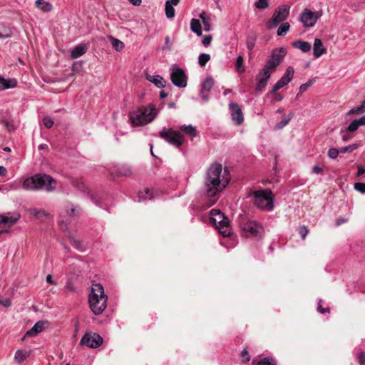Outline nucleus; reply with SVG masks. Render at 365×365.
I'll return each instance as SVG.
<instances>
[{"instance_id":"nucleus-44","label":"nucleus","mask_w":365,"mask_h":365,"mask_svg":"<svg viewBox=\"0 0 365 365\" xmlns=\"http://www.w3.org/2000/svg\"><path fill=\"white\" fill-rule=\"evenodd\" d=\"M255 6L257 9H264L269 6L267 0H258L255 3Z\"/></svg>"},{"instance_id":"nucleus-42","label":"nucleus","mask_w":365,"mask_h":365,"mask_svg":"<svg viewBox=\"0 0 365 365\" xmlns=\"http://www.w3.org/2000/svg\"><path fill=\"white\" fill-rule=\"evenodd\" d=\"M294 73V68L291 66H289L287 68V70H286L284 74L282 76V77L288 79L289 82H290L293 78Z\"/></svg>"},{"instance_id":"nucleus-24","label":"nucleus","mask_w":365,"mask_h":365,"mask_svg":"<svg viewBox=\"0 0 365 365\" xmlns=\"http://www.w3.org/2000/svg\"><path fill=\"white\" fill-rule=\"evenodd\" d=\"M292 46L295 48L300 49L302 51L307 53L311 50V44L309 42L302 40H297L292 43Z\"/></svg>"},{"instance_id":"nucleus-27","label":"nucleus","mask_w":365,"mask_h":365,"mask_svg":"<svg viewBox=\"0 0 365 365\" xmlns=\"http://www.w3.org/2000/svg\"><path fill=\"white\" fill-rule=\"evenodd\" d=\"M190 29L197 36L202 35V26L198 19H192L190 21Z\"/></svg>"},{"instance_id":"nucleus-51","label":"nucleus","mask_w":365,"mask_h":365,"mask_svg":"<svg viewBox=\"0 0 365 365\" xmlns=\"http://www.w3.org/2000/svg\"><path fill=\"white\" fill-rule=\"evenodd\" d=\"M43 123L45 127L47 128H51L54 124L53 120L49 117H44L43 118Z\"/></svg>"},{"instance_id":"nucleus-30","label":"nucleus","mask_w":365,"mask_h":365,"mask_svg":"<svg viewBox=\"0 0 365 365\" xmlns=\"http://www.w3.org/2000/svg\"><path fill=\"white\" fill-rule=\"evenodd\" d=\"M256 41L257 36L255 34H250L247 37L246 46L250 51H251L255 48Z\"/></svg>"},{"instance_id":"nucleus-64","label":"nucleus","mask_w":365,"mask_h":365,"mask_svg":"<svg viewBox=\"0 0 365 365\" xmlns=\"http://www.w3.org/2000/svg\"><path fill=\"white\" fill-rule=\"evenodd\" d=\"M347 222V220H346V219H344V218H339V219H337V220H336V225L337 226H339V225H341V224L345 223V222Z\"/></svg>"},{"instance_id":"nucleus-18","label":"nucleus","mask_w":365,"mask_h":365,"mask_svg":"<svg viewBox=\"0 0 365 365\" xmlns=\"http://www.w3.org/2000/svg\"><path fill=\"white\" fill-rule=\"evenodd\" d=\"M326 48L324 47L322 41L319 38H315L314 42L313 55L315 58H319L326 53Z\"/></svg>"},{"instance_id":"nucleus-29","label":"nucleus","mask_w":365,"mask_h":365,"mask_svg":"<svg viewBox=\"0 0 365 365\" xmlns=\"http://www.w3.org/2000/svg\"><path fill=\"white\" fill-rule=\"evenodd\" d=\"M29 356V352L27 351H23V350H17L14 359L18 363L20 364L22 361H24L26 358H28Z\"/></svg>"},{"instance_id":"nucleus-26","label":"nucleus","mask_w":365,"mask_h":365,"mask_svg":"<svg viewBox=\"0 0 365 365\" xmlns=\"http://www.w3.org/2000/svg\"><path fill=\"white\" fill-rule=\"evenodd\" d=\"M66 207L68 215L71 217L78 216L81 214V209L78 205H74L72 203H68Z\"/></svg>"},{"instance_id":"nucleus-1","label":"nucleus","mask_w":365,"mask_h":365,"mask_svg":"<svg viewBox=\"0 0 365 365\" xmlns=\"http://www.w3.org/2000/svg\"><path fill=\"white\" fill-rule=\"evenodd\" d=\"M220 164H212L208 169L204 182V194L207 197H214L229 183L230 178L227 169L223 173Z\"/></svg>"},{"instance_id":"nucleus-31","label":"nucleus","mask_w":365,"mask_h":365,"mask_svg":"<svg viewBox=\"0 0 365 365\" xmlns=\"http://www.w3.org/2000/svg\"><path fill=\"white\" fill-rule=\"evenodd\" d=\"M180 129L184 131L185 133L190 135L191 137H195L197 135V130L195 127L191 125H182Z\"/></svg>"},{"instance_id":"nucleus-2","label":"nucleus","mask_w":365,"mask_h":365,"mask_svg":"<svg viewBox=\"0 0 365 365\" xmlns=\"http://www.w3.org/2000/svg\"><path fill=\"white\" fill-rule=\"evenodd\" d=\"M57 182L46 174H36L27 178L23 182V188L26 190H38L44 188L46 192H53L56 188Z\"/></svg>"},{"instance_id":"nucleus-6","label":"nucleus","mask_w":365,"mask_h":365,"mask_svg":"<svg viewBox=\"0 0 365 365\" xmlns=\"http://www.w3.org/2000/svg\"><path fill=\"white\" fill-rule=\"evenodd\" d=\"M239 225L242 235L246 237H261L263 232V227L255 220L249 219L245 215H240L238 218Z\"/></svg>"},{"instance_id":"nucleus-9","label":"nucleus","mask_w":365,"mask_h":365,"mask_svg":"<svg viewBox=\"0 0 365 365\" xmlns=\"http://www.w3.org/2000/svg\"><path fill=\"white\" fill-rule=\"evenodd\" d=\"M286 53V49L284 48L274 50L271 57L267 61L264 66L272 72H274L283 61Z\"/></svg>"},{"instance_id":"nucleus-57","label":"nucleus","mask_w":365,"mask_h":365,"mask_svg":"<svg viewBox=\"0 0 365 365\" xmlns=\"http://www.w3.org/2000/svg\"><path fill=\"white\" fill-rule=\"evenodd\" d=\"M273 95V100L277 102L282 101L283 99V96L277 93V91L275 93H272Z\"/></svg>"},{"instance_id":"nucleus-62","label":"nucleus","mask_w":365,"mask_h":365,"mask_svg":"<svg viewBox=\"0 0 365 365\" xmlns=\"http://www.w3.org/2000/svg\"><path fill=\"white\" fill-rule=\"evenodd\" d=\"M356 120L358 121L359 126L365 125V115L356 119Z\"/></svg>"},{"instance_id":"nucleus-50","label":"nucleus","mask_w":365,"mask_h":365,"mask_svg":"<svg viewBox=\"0 0 365 365\" xmlns=\"http://www.w3.org/2000/svg\"><path fill=\"white\" fill-rule=\"evenodd\" d=\"M339 154V149H336L335 148H330L328 151V156L331 159L336 158Z\"/></svg>"},{"instance_id":"nucleus-47","label":"nucleus","mask_w":365,"mask_h":365,"mask_svg":"<svg viewBox=\"0 0 365 365\" xmlns=\"http://www.w3.org/2000/svg\"><path fill=\"white\" fill-rule=\"evenodd\" d=\"M240 358L243 363L248 362L250 360V356L248 353V351L247 348H245L242 352L240 353Z\"/></svg>"},{"instance_id":"nucleus-38","label":"nucleus","mask_w":365,"mask_h":365,"mask_svg":"<svg viewBox=\"0 0 365 365\" xmlns=\"http://www.w3.org/2000/svg\"><path fill=\"white\" fill-rule=\"evenodd\" d=\"M138 197L140 200H144L146 199H151L153 197V195L151 193V190L146 188L143 192H138Z\"/></svg>"},{"instance_id":"nucleus-56","label":"nucleus","mask_w":365,"mask_h":365,"mask_svg":"<svg viewBox=\"0 0 365 365\" xmlns=\"http://www.w3.org/2000/svg\"><path fill=\"white\" fill-rule=\"evenodd\" d=\"M212 39V38L211 36H205L202 38V43L204 46H207L211 43Z\"/></svg>"},{"instance_id":"nucleus-59","label":"nucleus","mask_w":365,"mask_h":365,"mask_svg":"<svg viewBox=\"0 0 365 365\" xmlns=\"http://www.w3.org/2000/svg\"><path fill=\"white\" fill-rule=\"evenodd\" d=\"M364 173H365V166H358V172H357L356 175L359 177V176L362 175Z\"/></svg>"},{"instance_id":"nucleus-41","label":"nucleus","mask_w":365,"mask_h":365,"mask_svg":"<svg viewBox=\"0 0 365 365\" xmlns=\"http://www.w3.org/2000/svg\"><path fill=\"white\" fill-rule=\"evenodd\" d=\"M110 40H111V43H112L113 46L117 51H120L124 48V43L121 41H120L117 38H115L113 37H111Z\"/></svg>"},{"instance_id":"nucleus-16","label":"nucleus","mask_w":365,"mask_h":365,"mask_svg":"<svg viewBox=\"0 0 365 365\" xmlns=\"http://www.w3.org/2000/svg\"><path fill=\"white\" fill-rule=\"evenodd\" d=\"M18 220L19 217H12L0 215V224H4V227H5L4 230H0V235H1L3 233L8 232L9 228L13 226L17 222Z\"/></svg>"},{"instance_id":"nucleus-5","label":"nucleus","mask_w":365,"mask_h":365,"mask_svg":"<svg viewBox=\"0 0 365 365\" xmlns=\"http://www.w3.org/2000/svg\"><path fill=\"white\" fill-rule=\"evenodd\" d=\"M249 197L252 199L253 203L257 207L267 211L272 210L274 196L270 190L264 189L251 191L249 194Z\"/></svg>"},{"instance_id":"nucleus-60","label":"nucleus","mask_w":365,"mask_h":365,"mask_svg":"<svg viewBox=\"0 0 365 365\" xmlns=\"http://www.w3.org/2000/svg\"><path fill=\"white\" fill-rule=\"evenodd\" d=\"M312 171L315 174H319V173H322L323 172V170L320 167H319L317 165H314L312 168Z\"/></svg>"},{"instance_id":"nucleus-36","label":"nucleus","mask_w":365,"mask_h":365,"mask_svg":"<svg viewBox=\"0 0 365 365\" xmlns=\"http://www.w3.org/2000/svg\"><path fill=\"white\" fill-rule=\"evenodd\" d=\"M69 241L70 243L72 245V246L76 248V250H78L80 251H83L84 250V247L82 245L81 241L74 238L73 237H69Z\"/></svg>"},{"instance_id":"nucleus-63","label":"nucleus","mask_w":365,"mask_h":365,"mask_svg":"<svg viewBox=\"0 0 365 365\" xmlns=\"http://www.w3.org/2000/svg\"><path fill=\"white\" fill-rule=\"evenodd\" d=\"M7 173V170L4 166H0V176H4Z\"/></svg>"},{"instance_id":"nucleus-46","label":"nucleus","mask_w":365,"mask_h":365,"mask_svg":"<svg viewBox=\"0 0 365 365\" xmlns=\"http://www.w3.org/2000/svg\"><path fill=\"white\" fill-rule=\"evenodd\" d=\"M364 113V110L362 109V108L361 107V106H357V107H355V108H351L348 113H347V115H359L361 113Z\"/></svg>"},{"instance_id":"nucleus-55","label":"nucleus","mask_w":365,"mask_h":365,"mask_svg":"<svg viewBox=\"0 0 365 365\" xmlns=\"http://www.w3.org/2000/svg\"><path fill=\"white\" fill-rule=\"evenodd\" d=\"M359 363L360 365H365V352L361 351L358 356Z\"/></svg>"},{"instance_id":"nucleus-33","label":"nucleus","mask_w":365,"mask_h":365,"mask_svg":"<svg viewBox=\"0 0 365 365\" xmlns=\"http://www.w3.org/2000/svg\"><path fill=\"white\" fill-rule=\"evenodd\" d=\"M243 63H244L243 56H239L236 60L235 67H236L237 71L240 73H242L245 71V68L243 66Z\"/></svg>"},{"instance_id":"nucleus-7","label":"nucleus","mask_w":365,"mask_h":365,"mask_svg":"<svg viewBox=\"0 0 365 365\" xmlns=\"http://www.w3.org/2000/svg\"><path fill=\"white\" fill-rule=\"evenodd\" d=\"M159 135L166 142L177 148H179L182 145L184 140L183 135L181 133L175 131L172 128H164L159 133Z\"/></svg>"},{"instance_id":"nucleus-15","label":"nucleus","mask_w":365,"mask_h":365,"mask_svg":"<svg viewBox=\"0 0 365 365\" xmlns=\"http://www.w3.org/2000/svg\"><path fill=\"white\" fill-rule=\"evenodd\" d=\"M213 86L214 80L211 77L207 78L202 83L200 93L202 95V98L205 101H208V93L212 90Z\"/></svg>"},{"instance_id":"nucleus-22","label":"nucleus","mask_w":365,"mask_h":365,"mask_svg":"<svg viewBox=\"0 0 365 365\" xmlns=\"http://www.w3.org/2000/svg\"><path fill=\"white\" fill-rule=\"evenodd\" d=\"M146 79L154 83L158 88H164L166 86V81L160 76L146 75Z\"/></svg>"},{"instance_id":"nucleus-48","label":"nucleus","mask_w":365,"mask_h":365,"mask_svg":"<svg viewBox=\"0 0 365 365\" xmlns=\"http://www.w3.org/2000/svg\"><path fill=\"white\" fill-rule=\"evenodd\" d=\"M359 128V125L358 121L356 120H354L348 126L347 131L349 132H354Z\"/></svg>"},{"instance_id":"nucleus-34","label":"nucleus","mask_w":365,"mask_h":365,"mask_svg":"<svg viewBox=\"0 0 365 365\" xmlns=\"http://www.w3.org/2000/svg\"><path fill=\"white\" fill-rule=\"evenodd\" d=\"M165 15L167 18L171 19L175 16V9L171 5L170 1L165 2Z\"/></svg>"},{"instance_id":"nucleus-37","label":"nucleus","mask_w":365,"mask_h":365,"mask_svg":"<svg viewBox=\"0 0 365 365\" xmlns=\"http://www.w3.org/2000/svg\"><path fill=\"white\" fill-rule=\"evenodd\" d=\"M11 31L9 28L0 25V38H6L11 36Z\"/></svg>"},{"instance_id":"nucleus-39","label":"nucleus","mask_w":365,"mask_h":365,"mask_svg":"<svg viewBox=\"0 0 365 365\" xmlns=\"http://www.w3.org/2000/svg\"><path fill=\"white\" fill-rule=\"evenodd\" d=\"M210 56L207 53H202L199 56L198 63L199 65L202 67L205 66L206 63L210 61Z\"/></svg>"},{"instance_id":"nucleus-19","label":"nucleus","mask_w":365,"mask_h":365,"mask_svg":"<svg viewBox=\"0 0 365 365\" xmlns=\"http://www.w3.org/2000/svg\"><path fill=\"white\" fill-rule=\"evenodd\" d=\"M225 215L220 210L217 209H212L210 211V221L211 222L216 226L218 223L223 221Z\"/></svg>"},{"instance_id":"nucleus-49","label":"nucleus","mask_w":365,"mask_h":365,"mask_svg":"<svg viewBox=\"0 0 365 365\" xmlns=\"http://www.w3.org/2000/svg\"><path fill=\"white\" fill-rule=\"evenodd\" d=\"M257 365H276V363L272 359L264 358L258 361Z\"/></svg>"},{"instance_id":"nucleus-25","label":"nucleus","mask_w":365,"mask_h":365,"mask_svg":"<svg viewBox=\"0 0 365 365\" xmlns=\"http://www.w3.org/2000/svg\"><path fill=\"white\" fill-rule=\"evenodd\" d=\"M35 6L43 12H49L53 9V6L49 2L44 0H36Z\"/></svg>"},{"instance_id":"nucleus-52","label":"nucleus","mask_w":365,"mask_h":365,"mask_svg":"<svg viewBox=\"0 0 365 365\" xmlns=\"http://www.w3.org/2000/svg\"><path fill=\"white\" fill-rule=\"evenodd\" d=\"M354 188L362 193L365 192V183L364 182H356L354 184Z\"/></svg>"},{"instance_id":"nucleus-11","label":"nucleus","mask_w":365,"mask_h":365,"mask_svg":"<svg viewBox=\"0 0 365 365\" xmlns=\"http://www.w3.org/2000/svg\"><path fill=\"white\" fill-rule=\"evenodd\" d=\"M187 76L184 70L178 66H173L171 68L170 79L172 83L179 87L185 88L187 86Z\"/></svg>"},{"instance_id":"nucleus-20","label":"nucleus","mask_w":365,"mask_h":365,"mask_svg":"<svg viewBox=\"0 0 365 365\" xmlns=\"http://www.w3.org/2000/svg\"><path fill=\"white\" fill-rule=\"evenodd\" d=\"M230 222L229 220L225 217L223 221L218 223L215 227L217 228L220 234L224 237H228L230 235L229 230Z\"/></svg>"},{"instance_id":"nucleus-28","label":"nucleus","mask_w":365,"mask_h":365,"mask_svg":"<svg viewBox=\"0 0 365 365\" xmlns=\"http://www.w3.org/2000/svg\"><path fill=\"white\" fill-rule=\"evenodd\" d=\"M289 80L282 77L272 87L270 93H275L278 90L283 88L289 83Z\"/></svg>"},{"instance_id":"nucleus-61","label":"nucleus","mask_w":365,"mask_h":365,"mask_svg":"<svg viewBox=\"0 0 365 365\" xmlns=\"http://www.w3.org/2000/svg\"><path fill=\"white\" fill-rule=\"evenodd\" d=\"M317 310H318L320 313H322V314H324V313H326V312H329V308H327V309L323 308V307H322V305L320 304V303H319V305H318V307H317Z\"/></svg>"},{"instance_id":"nucleus-21","label":"nucleus","mask_w":365,"mask_h":365,"mask_svg":"<svg viewBox=\"0 0 365 365\" xmlns=\"http://www.w3.org/2000/svg\"><path fill=\"white\" fill-rule=\"evenodd\" d=\"M17 81L15 78L6 79L0 76V91L16 87Z\"/></svg>"},{"instance_id":"nucleus-45","label":"nucleus","mask_w":365,"mask_h":365,"mask_svg":"<svg viewBox=\"0 0 365 365\" xmlns=\"http://www.w3.org/2000/svg\"><path fill=\"white\" fill-rule=\"evenodd\" d=\"M314 82V80L310 79L307 83H303L299 87L300 93L305 92L309 87H310Z\"/></svg>"},{"instance_id":"nucleus-43","label":"nucleus","mask_w":365,"mask_h":365,"mask_svg":"<svg viewBox=\"0 0 365 365\" xmlns=\"http://www.w3.org/2000/svg\"><path fill=\"white\" fill-rule=\"evenodd\" d=\"M309 232V230L305 225L300 226L298 228V232L301 235V237L302 240H304L306 238Z\"/></svg>"},{"instance_id":"nucleus-13","label":"nucleus","mask_w":365,"mask_h":365,"mask_svg":"<svg viewBox=\"0 0 365 365\" xmlns=\"http://www.w3.org/2000/svg\"><path fill=\"white\" fill-rule=\"evenodd\" d=\"M272 73V72L265 66L259 71L257 76V83L256 90L257 91H261L266 87Z\"/></svg>"},{"instance_id":"nucleus-17","label":"nucleus","mask_w":365,"mask_h":365,"mask_svg":"<svg viewBox=\"0 0 365 365\" xmlns=\"http://www.w3.org/2000/svg\"><path fill=\"white\" fill-rule=\"evenodd\" d=\"M47 322L44 321L37 322L31 329H30L26 332L24 337H31L36 336L38 334H39L43 330L45 324Z\"/></svg>"},{"instance_id":"nucleus-14","label":"nucleus","mask_w":365,"mask_h":365,"mask_svg":"<svg viewBox=\"0 0 365 365\" xmlns=\"http://www.w3.org/2000/svg\"><path fill=\"white\" fill-rule=\"evenodd\" d=\"M230 108L232 110V118L235 122V123L238 125H241L243 123L244 118L242 110L239 107L238 104L235 103H231L230 104Z\"/></svg>"},{"instance_id":"nucleus-4","label":"nucleus","mask_w":365,"mask_h":365,"mask_svg":"<svg viewBox=\"0 0 365 365\" xmlns=\"http://www.w3.org/2000/svg\"><path fill=\"white\" fill-rule=\"evenodd\" d=\"M155 117V108L153 105L142 106L137 110L130 112L129 119L134 126H142L151 122Z\"/></svg>"},{"instance_id":"nucleus-53","label":"nucleus","mask_w":365,"mask_h":365,"mask_svg":"<svg viewBox=\"0 0 365 365\" xmlns=\"http://www.w3.org/2000/svg\"><path fill=\"white\" fill-rule=\"evenodd\" d=\"M292 116V115L289 116L287 119H284V120H281L280 122H279L277 124V128L279 129H281L283 127H284L285 125H287L288 124V123L289 122V120H291Z\"/></svg>"},{"instance_id":"nucleus-8","label":"nucleus","mask_w":365,"mask_h":365,"mask_svg":"<svg viewBox=\"0 0 365 365\" xmlns=\"http://www.w3.org/2000/svg\"><path fill=\"white\" fill-rule=\"evenodd\" d=\"M289 14V7L286 5L279 6L267 24L268 29H272L287 19Z\"/></svg>"},{"instance_id":"nucleus-58","label":"nucleus","mask_w":365,"mask_h":365,"mask_svg":"<svg viewBox=\"0 0 365 365\" xmlns=\"http://www.w3.org/2000/svg\"><path fill=\"white\" fill-rule=\"evenodd\" d=\"M202 24H203V26H204V29L205 31H210V24L209 19H207L205 21H203Z\"/></svg>"},{"instance_id":"nucleus-12","label":"nucleus","mask_w":365,"mask_h":365,"mask_svg":"<svg viewBox=\"0 0 365 365\" xmlns=\"http://www.w3.org/2000/svg\"><path fill=\"white\" fill-rule=\"evenodd\" d=\"M103 343V338L96 333L93 334H86L81 340V344L91 348H97Z\"/></svg>"},{"instance_id":"nucleus-40","label":"nucleus","mask_w":365,"mask_h":365,"mask_svg":"<svg viewBox=\"0 0 365 365\" xmlns=\"http://www.w3.org/2000/svg\"><path fill=\"white\" fill-rule=\"evenodd\" d=\"M72 185L78 190L81 192H85L87 188L86 187V185L83 182L78 180H72Z\"/></svg>"},{"instance_id":"nucleus-54","label":"nucleus","mask_w":365,"mask_h":365,"mask_svg":"<svg viewBox=\"0 0 365 365\" xmlns=\"http://www.w3.org/2000/svg\"><path fill=\"white\" fill-rule=\"evenodd\" d=\"M0 304L5 307H9L11 305V302L8 298H0Z\"/></svg>"},{"instance_id":"nucleus-23","label":"nucleus","mask_w":365,"mask_h":365,"mask_svg":"<svg viewBox=\"0 0 365 365\" xmlns=\"http://www.w3.org/2000/svg\"><path fill=\"white\" fill-rule=\"evenodd\" d=\"M87 51V47L85 44H79L76 46L71 51V56L72 58L76 59L83 56Z\"/></svg>"},{"instance_id":"nucleus-3","label":"nucleus","mask_w":365,"mask_h":365,"mask_svg":"<svg viewBox=\"0 0 365 365\" xmlns=\"http://www.w3.org/2000/svg\"><path fill=\"white\" fill-rule=\"evenodd\" d=\"M107 295L101 284H93L88 297L89 306L94 314H101L107 306Z\"/></svg>"},{"instance_id":"nucleus-32","label":"nucleus","mask_w":365,"mask_h":365,"mask_svg":"<svg viewBox=\"0 0 365 365\" xmlns=\"http://www.w3.org/2000/svg\"><path fill=\"white\" fill-rule=\"evenodd\" d=\"M30 213L32 214L36 219H41L43 217H48L49 213L42 210L31 209Z\"/></svg>"},{"instance_id":"nucleus-35","label":"nucleus","mask_w":365,"mask_h":365,"mask_svg":"<svg viewBox=\"0 0 365 365\" xmlns=\"http://www.w3.org/2000/svg\"><path fill=\"white\" fill-rule=\"evenodd\" d=\"M289 27H290V25L288 22L282 23L278 28V30L277 32V35L280 36H284L286 34V33L289 31Z\"/></svg>"},{"instance_id":"nucleus-10","label":"nucleus","mask_w":365,"mask_h":365,"mask_svg":"<svg viewBox=\"0 0 365 365\" xmlns=\"http://www.w3.org/2000/svg\"><path fill=\"white\" fill-rule=\"evenodd\" d=\"M322 16L321 11H312L309 9H304L300 15V21L304 27H312Z\"/></svg>"}]
</instances>
